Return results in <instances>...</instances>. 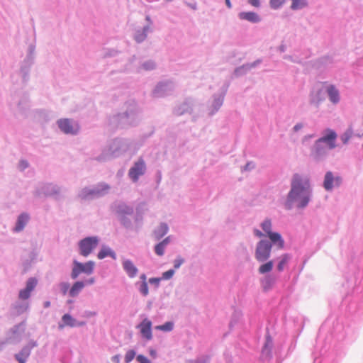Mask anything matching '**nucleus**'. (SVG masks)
<instances>
[{
  "instance_id": "10",
  "label": "nucleus",
  "mask_w": 363,
  "mask_h": 363,
  "mask_svg": "<svg viewBox=\"0 0 363 363\" xmlns=\"http://www.w3.org/2000/svg\"><path fill=\"white\" fill-rule=\"evenodd\" d=\"M138 328L140 329V333L144 338L147 340H150L152 338V322L149 319H143L138 325Z\"/></svg>"
},
{
  "instance_id": "5",
  "label": "nucleus",
  "mask_w": 363,
  "mask_h": 363,
  "mask_svg": "<svg viewBox=\"0 0 363 363\" xmlns=\"http://www.w3.org/2000/svg\"><path fill=\"white\" fill-rule=\"evenodd\" d=\"M94 268V262L92 261H89L86 262L85 264H82L77 261L74 262V267L72 272V278L76 279L79 274L84 272L87 274H91Z\"/></svg>"
},
{
  "instance_id": "19",
  "label": "nucleus",
  "mask_w": 363,
  "mask_h": 363,
  "mask_svg": "<svg viewBox=\"0 0 363 363\" xmlns=\"http://www.w3.org/2000/svg\"><path fill=\"white\" fill-rule=\"evenodd\" d=\"M84 287V284L82 281L75 282L69 290V296L75 297Z\"/></svg>"
},
{
  "instance_id": "15",
  "label": "nucleus",
  "mask_w": 363,
  "mask_h": 363,
  "mask_svg": "<svg viewBox=\"0 0 363 363\" xmlns=\"http://www.w3.org/2000/svg\"><path fill=\"white\" fill-rule=\"evenodd\" d=\"M239 18L242 20H246L251 23H258L260 21V18L255 12H241L239 13Z\"/></svg>"
},
{
  "instance_id": "7",
  "label": "nucleus",
  "mask_w": 363,
  "mask_h": 363,
  "mask_svg": "<svg viewBox=\"0 0 363 363\" xmlns=\"http://www.w3.org/2000/svg\"><path fill=\"white\" fill-rule=\"evenodd\" d=\"M337 139L336 133L331 130L327 129L324 131L323 135L316 142L318 145H325L328 149L332 150L335 147V140Z\"/></svg>"
},
{
  "instance_id": "9",
  "label": "nucleus",
  "mask_w": 363,
  "mask_h": 363,
  "mask_svg": "<svg viewBox=\"0 0 363 363\" xmlns=\"http://www.w3.org/2000/svg\"><path fill=\"white\" fill-rule=\"evenodd\" d=\"M145 164L143 160H139L129 170V176L133 182H137L139 176L144 174Z\"/></svg>"
},
{
  "instance_id": "21",
  "label": "nucleus",
  "mask_w": 363,
  "mask_h": 363,
  "mask_svg": "<svg viewBox=\"0 0 363 363\" xmlns=\"http://www.w3.org/2000/svg\"><path fill=\"white\" fill-rule=\"evenodd\" d=\"M273 266H274L273 261H272V260L268 261V262H265L264 264L259 266V267L258 269L259 273L261 274L268 273L272 270Z\"/></svg>"
},
{
  "instance_id": "49",
  "label": "nucleus",
  "mask_w": 363,
  "mask_h": 363,
  "mask_svg": "<svg viewBox=\"0 0 363 363\" xmlns=\"http://www.w3.org/2000/svg\"><path fill=\"white\" fill-rule=\"evenodd\" d=\"M225 4L228 8L231 7V3H230V0H225Z\"/></svg>"
},
{
  "instance_id": "38",
  "label": "nucleus",
  "mask_w": 363,
  "mask_h": 363,
  "mask_svg": "<svg viewBox=\"0 0 363 363\" xmlns=\"http://www.w3.org/2000/svg\"><path fill=\"white\" fill-rule=\"evenodd\" d=\"M162 278H150L149 279V282L152 284H155L156 286H158Z\"/></svg>"
},
{
  "instance_id": "13",
  "label": "nucleus",
  "mask_w": 363,
  "mask_h": 363,
  "mask_svg": "<svg viewBox=\"0 0 363 363\" xmlns=\"http://www.w3.org/2000/svg\"><path fill=\"white\" fill-rule=\"evenodd\" d=\"M29 218H29L28 214H27L26 213H21L17 219L16 224V226H15L13 230L15 232H20V231L23 230V229L24 228V227L28 222Z\"/></svg>"
},
{
  "instance_id": "20",
  "label": "nucleus",
  "mask_w": 363,
  "mask_h": 363,
  "mask_svg": "<svg viewBox=\"0 0 363 363\" xmlns=\"http://www.w3.org/2000/svg\"><path fill=\"white\" fill-rule=\"evenodd\" d=\"M279 262L277 266V269L279 272H282L290 259V256L288 254L282 255L279 258Z\"/></svg>"
},
{
  "instance_id": "37",
  "label": "nucleus",
  "mask_w": 363,
  "mask_h": 363,
  "mask_svg": "<svg viewBox=\"0 0 363 363\" xmlns=\"http://www.w3.org/2000/svg\"><path fill=\"white\" fill-rule=\"evenodd\" d=\"M60 288H61V290H62V293L64 294H65L67 292V291H68V289L69 288V285L68 283H62L60 284Z\"/></svg>"
},
{
  "instance_id": "3",
  "label": "nucleus",
  "mask_w": 363,
  "mask_h": 363,
  "mask_svg": "<svg viewBox=\"0 0 363 363\" xmlns=\"http://www.w3.org/2000/svg\"><path fill=\"white\" fill-rule=\"evenodd\" d=\"M272 245L266 240H261L256 246L255 258L259 262L267 260L271 255Z\"/></svg>"
},
{
  "instance_id": "17",
  "label": "nucleus",
  "mask_w": 363,
  "mask_h": 363,
  "mask_svg": "<svg viewBox=\"0 0 363 363\" xmlns=\"http://www.w3.org/2000/svg\"><path fill=\"white\" fill-rule=\"evenodd\" d=\"M325 91L328 92L330 101L336 104L339 101L338 91L332 85L325 86Z\"/></svg>"
},
{
  "instance_id": "31",
  "label": "nucleus",
  "mask_w": 363,
  "mask_h": 363,
  "mask_svg": "<svg viewBox=\"0 0 363 363\" xmlns=\"http://www.w3.org/2000/svg\"><path fill=\"white\" fill-rule=\"evenodd\" d=\"M140 291L143 294V296H147L148 294V286L146 281H143L140 287Z\"/></svg>"
},
{
  "instance_id": "1",
  "label": "nucleus",
  "mask_w": 363,
  "mask_h": 363,
  "mask_svg": "<svg viewBox=\"0 0 363 363\" xmlns=\"http://www.w3.org/2000/svg\"><path fill=\"white\" fill-rule=\"evenodd\" d=\"M291 185V188L285 202L286 208L291 209L294 203L298 208L306 207L310 201L311 194L309 178L305 175L295 174Z\"/></svg>"
},
{
  "instance_id": "41",
  "label": "nucleus",
  "mask_w": 363,
  "mask_h": 363,
  "mask_svg": "<svg viewBox=\"0 0 363 363\" xmlns=\"http://www.w3.org/2000/svg\"><path fill=\"white\" fill-rule=\"evenodd\" d=\"M255 235L258 238H262L264 236V235L259 230L255 229L254 230Z\"/></svg>"
},
{
  "instance_id": "8",
  "label": "nucleus",
  "mask_w": 363,
  "mask_h": 363,
  "mask_svg": "<svg viewBox=\"0 0 363 363\" xmlns=\"http://www.w3.org/2000/svg\"><path fill=\"white\" fill-rule=\"evenodd\" d=\"M57 124L60 130L67 134H74L79 130L78 125L67 118L59 120Z\"/></svg>"
},
{
  "instance_id": "2",
  "label": "nucleus",
  "mask_w": 363,
  "mask_h": 363,
  "mask_svg": "<svg viewBox=\"0 0 363 363\" xmlns=\"http://www.w3.org/2000/svg\"><path fill=\"white\" fill-rule=\"evenodd\" d=\"M261 226L263 230L266 233L267 237L269 238L271 242L275 245L278 249H283L284 247V240H283L281 235L276 232L272 231V222L269 219H266L262 224Z\"/></svg>"
},
{
  "instance_id": "44",
  "label": "nucleus",
  "mask_w": 363,
  "mask_h": 363,
  "mask_svg": "<svg viewBox=\"0 0 363 363\" xmlns=\"http://www.w3.org/2000/svg\"><path fill=\"white\" fill-rule=\"evenodd\" d=\"M144 67L146 69H150L153 68L154 65L152 63L145 64Z\"/></svg>"
},
{
  "instance_id": "45",
  "label": "nucleus",
  "mask_w": 363,
  "mask_h": 363,
  "mask_svg": "<svg viewBox=\"0 0 363 363\" xmlns=\"http://www.w3.org/2000/svg\"><path fill=\"white\" fill-rule=\"evenodd\" d=\"M150 354L151 355V357L155 358L157 357V352L155 350H150Z\"/></svg>"
},
{
  "instance_id": "32",
  "label": "nucleus",
  "mask_w": 363,
  "mask_h": 363,
  "mask_svg": "<svg viewBox=\"0 0 363 363\" xmlns=\"http://www.w3.org/2000/svg\"><path fill=\"white\" fill-rule=\"evenodd\" d=\"M174 274V270L169 269L162 274V279H166V280L169 279L173 277Z\"/></svg>"
},
{
  "instance_id": "42",
  "label": "nucleus",
  "mask_w": 363,
  "mask_h": 363,
  "mask_svg": "<svg viewBox=\"0 0 363 363\" xmlns=\"http://www.w3.org/2000/svg\"><path fill=\"white\" fill-rule=\"evenodd\" d=\"M112 361L114 363H119L120 362V355L116 354L112 357Z\"/></svg>"
},
{
  "instance_id": "24",
  "label": "nucleus",
  "mask_w": 363,
  "mask_h": 363,
  "mask_svg": "<svg viewBox=\"0 0 363 363\" xmlns=\"http://www.w3.org/2000/svg\"><path fill=\"white\" fill-rule=\"evenodd\" d=\"M306 5L307 2L305 0H293L291 7L292 9L296 10L302 9Z\"/></svg>"
},
{
  "instance_id": "27",
  "label": "nucleus",
  "mask_w": 363,
  "mask_h": 363,
  "mask_svg": "<svg viewBox=\"0 0 363 363\" xmlns=\"http://www.w3.org/2000/svg\"><path fill=\"white\" fill-rule=\"evenodd\" d=\"M135 357V352L133 350H128L125 355V361L126 363L130 362Z\"/></svg>"
},
{
  "instance_id": "14",
  "label": "nucleus",
  "mask_w": 363,
  "mask_h": 363,
  "mask_svg": "<svg viewBox=\"0 0 363 363\" xmlns=\"http://www.w3.org/2000/svg\"><path fill=\"white\" fill-rule=\"evenodd\" d=\"M123 267L130 278H133L138 274V269L130 260H125L123 262Z\"/></svg>"
},
{
  "instance_id": "11",
  "label": "nucleus",
  "mask_w": 363,
  "mask_h": 363,
  "mask_svg": "<svg viewBox=\"0 0 363 363\" xmlns=\"http://www.w3.org/2000/svg\"><path fill=\"white\" fill-rule=\"evenodd\" d=\"M35 346L36 343L35 342H31L27 346L24 347L18 354H16V358L18 362L26 363V359L30 354L31 349Z\"/></svg>"
},
{
  "instance_id": "12",
  "label": "nucleus",
  "mask_w": 363,
  "mask_h": 363,
  "mask_svg": "<svg viewBox=\"0 0 363 363\" xmlns=\"http://www.w3.org/2000/svg\"><path fill=\"white\" fill-rule=\"evenodd\" d=\"M328 150L325 145H318V142H315L312 154L315 159L319 160L327 154Z\"/></svg>"
},
{
  "instance_id": "52",
  "label": "nucleus",
  "mask_w": 363,
  "mask_h": 363,
  "mask_svg": "<svg viewBox=\"0 0 363 363\" xmlns=\"http://www.w3.org/2000/svg\"><path fill=\"white\" fill-rule=\"evenodd\" d=\"M249 165H250V164H246L245 169H248Z\"/></svg>"
},
{
  "instance_id": "6",
  "label": "nucleus",
  "mask_w": 363,
  "mask_h": 363,
  "mask_svg": "<svg viewBox=\"0 0 363 363\" xmlns=\"http://www.w3.org/2000/svg\"><path fill=\"white\" fill-rule=\"evenodd\" d=\"M98 239L96 237H89L79 242L80 254L87 257L98 245Z\"/></svg>"
},
{
  "instance_id": "33",
  "label": "nucleus",
  "mask_w": 363,
  "mask_h": 363,
  "mask_svg": "<svg viewBox=\"0 0 363 363\" xmlns=\"http://www.w3.org/2000/svg\"><path fill=\"white\" fill-rule=\"evenodd\" d=\"M184 260L181 257H178L174 262V267L175 269H178L184 263Z\"/></svg>"
},
{
  "instance_id": "39",
  "label": "nucleus",
  "mask_w": 363,
  "mask_h": 363,
  "mask_svg": "<svg viewBox=\"0 0 363 363\" xmlns=\"http://www.w3.org/2000/svg\"><path fill=\"white\" fill-rule=\"evenodd\" d=\"M351 137V133L350 132H346L344 135L342 136V140L343 141L344 143H346L349 138Z\"/></svg>"
},
{
  "instance_id": "40",
  "label": "nucleus",
  "mask_w": 363,
  "mask_h": 363,
  "mask_svg": "<svg viewBox=\"0 0 363 363\" xmlns=\"http://www.w3.org/2000/svg\"><path fill=\"white\" fill-rule=\"evenodd\" d=\"M248 2L255 7H259L260 6L259 0H248Z\"/></svg>"
},
{
  "instance_id": "23",
  "label": "nucleus",
  "mask_w": 363,
  "mask_h": 363,
  "mask_svg": "<svg viewBox=\"0 0 363 363\" xmlns=\"http://www.w3.org/2000/svg\"><path fill=\"white\" fill-rule=\"evenodd\" d=\"M168 231V227L166 224L162 223L159 228L155 232V236L157 239H160L164 236Z\"/></svg>"
},
{
  "instance_id": "22",
  "label": "nucleus",
  "mask_w": 363,
  "mask_h": 363,
  "mask_svg": "<svg viewBox=\"0 0 363 363\" xmlns=\"http://www.w3.org/2000/svg\"><path fill=\"white\" fill-rule=\"evenodd\" d=\"M107 256H111L112 257H115L114 252H113L110 249H108L107 247L102 248L99 251V252L98 253V255H97L98 258L100 259H102Z\"/></svg>"
},
{
  "instance_id": "35",
  "label": "nucleus",
  "mask_w": 363,
  "mask_h": 363,
  "mask_svg": "<svg viewBox=\"0 0 363 363\" xmlns=\"http://www.w3.org/2000/svg\"><path fill=\"white\" fill-rule=\"evenodd\" d=\"M121 209H120V212L121 213H127V214H130L133 213V209L128 206H121L120 207Z\"/></svg>"
},
{
  "instance_id": "48",
  "label": "nucleus",
  "mask_w": 363,
  "mask_h": 363,
  "mask_svg": "<svg viewBox=\"0 0 363 363\" xmlns=\"http://www.w3.org/2000/svg\"><path fill=\"white\" fill-rule=\"evenodd\" d=\"M50 306V301H45L44 303V307L45 308H48Z\"/></svg>"
},
{
  "instance_id": "34",
  "label": "nucleus",
  "mask_w": 363,
  "mask_h": 363,
  "mask_svg": "<svg viewBox=\"0 0 363 363\" xmlns=\"http://www.w3.org/2000/svg\"><path fill=\"white\" fill-rule=\"evenodd\" d=\"M136 359L139 363H150V361L143 354L138 355Z\"/></svg>"
},
{
  "instance_id": "50",
  "label": "nucleus",
  "mask_w": 363,
  "mask_h": 363,
  "mask_svg": "<svg viewBox=\"0 0 363 363\" xmlns=\"http://www.w3.org/2000/svg\"><path fill=\"white\" fill-rule=\"evenodd\" d=\"M140 279H142L143 281H146V276H145V274H142L140 276Z\"/></svg>"
},
{
  "instance_id": "46",
  "label": "nucleus",
  "mask_w": 363,
  "mask_h": 363,
  "mask_svg": "<svg viewBox=\"0 0 363 363\" xmlns=\"http://www.w3.org/2000/svg\"><path fill=\"white\" fill-rule=\"evenodd\" d=\"M169 242V238H166L164 240H163L162 242H160L162 244H163L165 247L167 245V244Z\"/></svg>"
},
{
  "instance_id": "29",
  "label": "nucleus",
  "mask_w": 363,
  "mask_h": 363,
  "mask_svg": "<svg viewBox=\"0 0 363 363\" xmlns=\"http://www.w3.org/2000/svg\"><path fill=\"white\" fill-rule=\"evenodd\" d=\"M30 291H28L27 289H24L19 291L18 297L21 300H26L28 299L30 296Z\"/></svg>"
},
{
  "instance_id": "36",
  "label": "nucleus",
  "mask_w": 363,
  "mask_h": 363,
  "mask_svg": "<svg viewBox=\"0 0 363 363\" xmlns=\"http://www.w3.org/2000/svg\"><path fill=\"white\" fill-rule=\"evenodd\" d=\"M145 38H146V34L145 33V32H141L140 33H138L135 37L136 41L139 42V43L143 41Z\"/></svg>"
},
{
  "instance_id": "47",
  "label": "nucleus",
  "mask_w": 363,
  "mask_h": 363,
  "mask_svg": "<svg viewBox=\"0 0 363 363\" xmlns=\"http://www.w3.org/2000/svg\"><path fill=\"white\" fill-rule=\"evenodd\" d=\"M302 128L301 124H297L294 127V130L297 131Z\"/></svg>"
},
{
  "instance_id": "25",
  "label": "nucleus",
  "mask_w": 363,
  "mask_h": 363,
  "mask_svg": "<svg viewBox=\"0 0 363 363\" xmlns=\"http://www.w3.org/2000/svg\"><path fill=\"white\" fill-rule=\"evenodd\" d=\"M37 283L38 281L35 278H30L26 283V287L25 289L31 292L36 286Z\"/></svg>"
},
{
  "instance_id": "51",
  "label": "nucleus",
  "mask_w": 363,
  "mask_h": 363,
  "mask_svg": "<svg viewBox=\"0 0 363 363\" xmlns=\"http://www.w3.org/2000/svg\"><path fill=\"white\" fill-rule=\"evenodd\" d=\"M94 282V278L90 279L87 281V283H88V284H93Z\"/></svg>"
},
{
  "instance_id": "53",
  "label": "nucleus",
  "mask_w": 363,
  "mask_h": 363,
  "mask_svg": "<svg viewBox=\"0 0 363 363\" xmlns=\"http://www.w3.org/2000/svg\"><path fill=\"white\" fill-rule=\"evenodd\" d=\"M108 189V186L107 185H106L104 189Z\"/></svg>"
},
{
  "instance_id": "16",
  "label": "nucleus",
  "mask_w": 363,
  "mask_h": 363,
  "mask_svg": "<svg viewBox=\"0 0 363 363\" xmlns=\"http://www.w3.org/2000/svg\"><path fill=\"white\" fill-rule=\"evenodd\" d=\"M325 91V87L324 85H322V87L317 89L315 91H313L312 94V99L311 102L314 104H318L320 101L324 99V91Z\"/></svg>"
},
{
  "instance_id": "26",
  "label": "nucleus",
  "mask_w": 363,
  "mask_h": 363,
  "mask_svg": "<svg viewBox=\"0 0 363 363\" xmlns=\"http://www.w3.org/2000/svg\"><path fill=\"white\" fill-rule=\"evenodd\" d=\"M155 328L160 330L170 331L173 328V324L170 322H167L164 325L156 326Z\"/></svg>"
},
{
  "instance_id": "18",
  "label": "nucleus",
  "mask_w": 363,
  "mask_h": 363,
  "mask_svg": "<svg viewBox=\"0 0 363 363\" xmlns=\"http://www.w3.org/2000/svg\"><path fill=\"white\" fill-rule=\"evenodd\" d=\"M62 319L64 325L67 326L75 327L84 325V323H77L75 319H74L69 314H65Z\"/></svg>"
},
{
  "instance_id": "43",
  "label": "nucleus",
  "mask_w": 363,
  "mask_h": 363,
  "mask_svg": "<svg viewBox=\"0 0 363 363\" xmlns=\"http://www.w3.org/2000/svg\"><path fill=\"white\" fill-rule=\"evenodd\" d=\"M20 167L22 169H24L28 167V163L25 161H22L20 162Z\"/></svg>"
},
{
  "instance_id": "4",
  "label": "nucleus",
  "mask_w": 363,
  "mask_h": 363,
  "mask_svg": "<svg viewBox=\"0 0 363 363\" xmlns=\"http://www.w3.org/2000/svg\"><path fill=\"white\" fill-rule=\"evenodd\" d=\"M342 182V178L339 174H335L328 171L325 173L323 181V187L326 191H330L334 187H337Z\"/></svg>"
},
{
  "instance_id": "28",
  "label": "nucleus",
  "mask_w": 363,
  "mask_h": 363,
  "mask_svg": "<svg viewBox=\"0 0 363 363\" xmlns=\"http://www.w3.org/2000/svg\"><path fill=\"white\" fill-rule=\"evenodd\" d=\"M165 247H166L161 242L158 243L155 247V253L158 256H162L164 253Z\"/></svg>"
},
{
  "instance_id": "30",
  "label": "nucleus",
  "mask_w": 363,
  "mask_h": 363,
  "mask_svg": "<svg viewBox=\"0 0 363 363\" xmlns=\"http://www.w3.org/2000/svg\"><path fill=\"white\" fill-rule=\"evenodd\" d=\"M285 0H270V6L274 9H277L283 5Z\"/></svg>"
}]
</instances>
